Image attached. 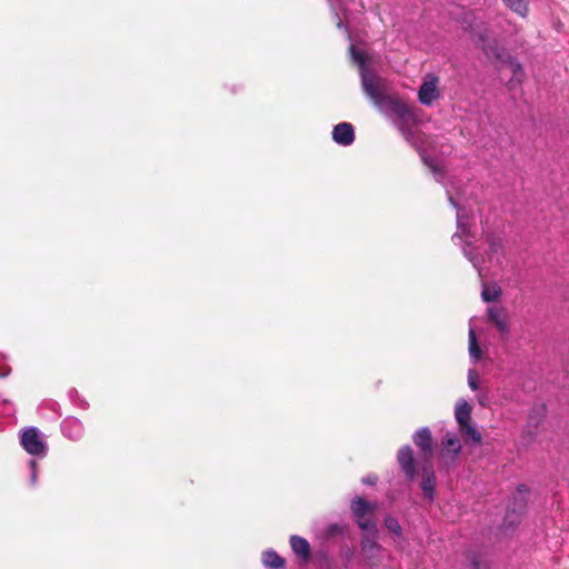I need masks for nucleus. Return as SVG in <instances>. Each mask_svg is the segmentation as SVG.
I'll return each instance as SVG.
<instances>
[{"label": "nucleus", "mask_w": 569, "mask_h": 569, "mask_svg": "<svg viewBox=\"0 0 569 569\" xmlns=\"http://www.w3.org/2000/svg\"><path fill=\"white\" fill-rule=\"evenodd\" d=\"M361 88L365 94L381 110L397 117L396 127L403 139L420 154L421 161L430 169L437 182L445 184L446 173L438 158L428 154L422 149L421 133L413 129V114L407 103L386 94L387 80L373 71L361 72Z\"/></svg>", "instance_id": "1"}, {"label": "nucleus", "mask_w": 569, "mask_h": 569, "mask_svg": "<svg viewBox=\"0 0 569 569\" xmlns=\"http://www.w3.org/2000/svg\"><path fill=\"white\" fill-rule=\"evenodd\" d=\"M447 196L451 206L457 210V231L452 234V241L455 243L463 241V256L472 263L473 268L477 269L479 276L485 277L483 263L487 261L490 263H500L503 253L502 239L492 233L487 234L488 250L481 253L479 249L472 244L475 234L471 232L470 220H472L473 217L465 212L449 190H447Z\"/></svg>", "instance_id": "2"}, {"label": "nucleus", "mask_w": 569, "mask_h": 569, "mask_svg": "<svg viewBox=\"0 0 569 569\" xmlns=\"http://www.w3.org/2000/svg\"><path fill=\"white\" fill-rule=\"evenodd\" d=\"M472 408L466 399H459L455 406V418L466 443L480 445L482 437L478 429L471 425Z\"/></svg>", "instance_id": "3"}, {"label": "nucleus", "mask_w": 569, "mask_h": 569, "mask_svg": "<svg viewBox=\"0 0 569 569\" xmlns=\"http://www.w3.org/2000/svg\"><path fill=\"white\" fill-rule=\"evenodd\" d=\"M20 445L34 459L44 458L48 453L47 441L36 427H27L20 431Z\"/></svg>", "instance_id": "4"}, {"label": "nucleus", "mask_w": 569, "mask_h": 569, "mask_svg": "<svg viewBox=\"0 0 569 569\" xmlns=\"http://www.w3.org/2000/svg\"><path fill=\"white\" fill-rule=\"evenodd\" d=\"M351 512L358 527L367 532H377L376 521L372 517H366L376 509V505L367 501L362 497H356L350 505Z\"/></svg>", "instance_id": "5"}, {"label": "nucleus", "mask_w": 569, "mask_h": 569, "mask_svg": "<svg viewBox=\"0 0 569 569\" xmlns=\"http://www.w3.org/2000/svg\"><path fill=\"white\" fill-rule=\"evenodd\" d=\"M361 552L368 567L376 568L380 565L382 548L376 541V532H367L363 536L361 539Z\"/></svg>", "instance_id": "6"}, {"label": "nucleus", "mask_w": 569, "mask_h": 569, "mask_svg": "<svg viewBox=\"0 0 569 569\" xmlns=\"http://www.w3.org/2000/svg\"><path fill=\"white\" fill-rule=\"evenodd\" d=\"M528 488L526 485H519L512 496V501L507 508L506 522L513 525L521 516L527 507Z\"/></svg>", "instance_id": "7"}, {"label": "nucleus", "mask_w": 569, "mask_h": 569, "mask_svg": "<svg viewBox=\"0 0 569 569\" xmlns=\"http://www.w3.org/2000/svg\"><path fill=\"white\" fill-rule=\"evenodd\" d=\"M438 82V77L428 74L420 86L418 98L423 106H431L439 98Z\"/></svg>", "instance_id": "8"}, {"label": "nucleus", "mask_w": 569, "mask_h": 569, "mask_svg": "<svg viewBox=\"0 0 569 569\" xmlns=\"http://www.w3.org/2000/svg\"><path fill=\"white\" fill-rule=\"evenodd\" d=\"M60 430L64 438L78 442L84 436L82 421L73 416L66 417L60 423Z\"/></svg>", "instance_id": "9"}, {"label": "nucleus", "mask_w": 569, "mask_h": 569, "mask_svg": "<svg viewBox=\"0 0 569 569\" xmlns=\"http://www.w3.org/2000/svg\"><path fill=\"white\" fill-rule=\"evenodd\" d=\"M397 460L406 477L412 480L417 473L412 448L409 445L401 447L398 451Z\"/></svg>", "instance_id": "10"}, {"label": "nucleus", "mask_w": 569, "mask_h": 569, "mask_svg": "<svg viewBox=\"0 0 569 569\" xmlns=\"http://www.w3.org/2000/svg\"><path fill=\"white\" fill-rule=\"evenodd\" d=\"M355 128L349 122H340L333 127L332 140L342 147L351 146L355 141Z\"/></svg>", "instance_id": "11"}, {"label": "nucleus", "mask_w": 569, "mask_h": 569, "mask_svg": "<svg viewBox=\"0 0 569 569\" xmlns=\"http://www.w3.org/2000/svg\"><path fill=\"white\" fill-rule=\"evenodd\" d=\"M289 542L293 553L300 559V561L306 563L311 559V547L306 538L292 535L290 536Z\"/></svg>", "instance_id": "12"}, {"label": "nucleus", "mask_w": 569, "mask_h": 569, "mask_svg": "<svg viewBox=\"0 0 569 569\" xmlns=\"http://www.w3.org/2000/svg\"><path fill=\"white\" fill-rule=\"evenodd\" d=\"M412 440L426 459H429L432 456L431 432L428 427L418 429L413 433Z\"/></svg>", "instance_id": "13"}, {"label": "nucleus", "mask_w": 569, "mask_h": 569, "mask_svg": "<svg viewBox=\"0 0 569 569\" xmlns=\"http://www.w3.org/2000/svg\"><path fill=\"white\" fill-rule=\"evenodd\" d=\"M487 312L489 320L493 322L497 330L503 336L508 335L509 321L506 310L502 307H489Z\"/></svg>", "instance_id": "14"}, {"label": "nucleus", "mask_w": 569, "mask_h": 569, "mask_svg": "<svg viewBox=\"0 0 569 569\" xmlns=\"http://www.w3.org/2000/svg\"><path fill=\"white\" fill-rule=\"evenodd\" d=\"M261 562L267 569H284L286 560L273 549L264 550L261 555Z\"/></svg>", "instance_id": "15"}, {"label": "nucleus", "mask_w": 569, "mask_h": 569, "mask_svg": "<svg viewBox=\"0 0 569 569\" xmlns=\"http://www.w3.org/2000/svg\"><path fill=\"white\" fill-rule=\"evenodd\" d=\"M39 413L47 420H56L61 416L60 405L54 400H46L40 405Z\"/></svg>", "instance_id": "16"}, {"label": "nucleus", "mask_w": 569, "mask_h": 569, "mask_svg": "<svg viewBox=\"0 0 569 569\" xmlns=\"http://www.w3.org/2000/svg\"><path fill=\"white\" fill-rule=\"evenodd\" d=\"M442 445L445 448L450 451L453 456H458L461 451V443L456 433L448 431L443 439Z\"/></svg>", "instance_id": "17"}, {"label": "nucleus", "mask_w": 569, "mask_h": 569, "mask_svg": "<svg viewBox=\"0 0 569 569\" xmlns=\"http://www.w3.org/2000/svg\"><path fill=\"white\" fill-rule=\"evenodd\" d=\"M500 295H501V289L497 284H491V286H489L487 283L482 284L481 298L483 301L493 302L500 297Z\"/></svg>", "instance_id": "18"}, {"label": "nucleus", "mask_w": 569, "mask_h": 569, "mask_svg": "<svg viewBox=\"0 0 569 569\" xmlns=\"http://www.w3.org/2000/svg\"><path fill=\"white\" fill-rule=\"evenodd\" d=\"M435 481L436 478L432 471L425 475L421 481V490L429 500H432L435 496Z\"/></svg>", "instance_id": "19"}, {"label": "nucleus", "mask_w": 569, "mask_h": 569, "mask_svg": "<svg viewBox=\"0 0 569 569\" xmlns=\"http://www.w3.org/2000/svg\"><path fill=\"white\" fill-rule=\"evenodd\" d=\"M503 3L520 17L528 13V0H502Z\"/></svg>", "instance_id": "20"}, {"label": "nucleus", "mask_w": 569, "mask_h": 569, "mask_svg": "<svg viewBox=\"0 0 569 569\" xmlns=\"http://www.w3.org/2000/svg\"><path fill=\"white\" fill-rule=\"evenodd\" d=\"M351 58L359 67V73L370 71L367 67V57L362 51L356 49L353 44L350 46Z\"/></svg>", "instance_id": "21"}, {"label": "nucleus", "mask_w": 569, "mask_h": 569, "mask_svg": "<svg viewBox=\"0 0 569 569\" xmlns=\"http://www.w3.org/2000/svg\"><path fill=\"white\" fill-rule=\"evenodd\" d=\"M469 355L472 361H478L481 357V350L472 328L469 329Z\"/></svg>", "instance_id": "22"}, {"label": "nucleus", "mask_w": 569, "mask_h": 569, "mask_svg": "<svg viewBox=\"0 0 569 569\" xmlns=\"http://www.w3.org/2000/svg\"><path fill=\"white\" fill-rule=\"evenodd\" d=\"M68 398L72 402V405L78 407L79 409H89V402L79 393V391L76 388L69 389Z\"/></svg>", "instance_id": "23"}, {"label": "nucleus", "mask_w": 569, "mask_h": 569, "mask_svg": "<svg viewBox=\"0 0 569 569\" xmlns=\"http://www.w3.org/2000/svg\"><path fill=\"white\" fill-rule=\"evenodd\" d=\"M385 527L397 538L401 537L402 528L397 518L392 516H387L385 518Z\"/></svg>", "instance_id": "24"}, {"label": "nucleus", "mask_w": 569, "mask_h": 569, "mask_svg": "<svg viewBox=\"0 0 569 569\" xmlns=\"http://www.w3.org/2000/svg\"><path fill=\"white\" fill-rule=\"evenodd\" d=\"M28 468H29V485H30V487L34 488L37 486V480H38L37 459H34V458L29 459Z\"/></svg>", "instance_id": "25"}, {"label": "nucleus", "mask_w": 569, "mask_h": 569, "mask_svg": "<svg viewBox=\"0 0 569 569\" xmlns=\"http://www.w3.org/2000/svg\"><path fill=\"white\" fill-rule=\"evenodd\" d=\"M479 373L476 369H469L468 370V386L472 391H476L479 389Z\"/></svg>", "instance_id": "26"}, {"label": "nucleus", "mask_w": 569, "mask_h": 569, "mask_svg": "<svg viewBox=\"0 0 569 569\" xmlns=\"http://www.w3.org/2000/svg\"><path fill=\"white\" fill-rule=\"evenodd\" d=\"M14 412L13 405L10 400L2 399L0 401V413L7 417H11Z\"/></svg>", "instance_id": "27"}, {"label": "nucleus", "mask_w": 569, "mask_h": 569, "mask_svg": "<svg viewBox=\"0 0 569 569\" xmlns=\"http://www.w3.org/2000/svg\"><path fill=\"white\" fill-rule=\"evenodd\" d=\"M468 559L470 560L471 569H488L487 565L481 560L480 556L470 553Z\"/></svg>", "instance_id": "28"}, {"label": "nucleus", "mask_w": 569, "mask_h": 569, "mask_svg": "<svg viewBox=\"0 0 569 569\" xmlns=\"http://www.w3.org/2000/svg\"><path fill=\"white\" fill-rule=\"evenodd\" d=\"M510 64L515 78L519 79L521 76H523L522 66L516 59H510Z\"/></svg>", "instance_id": "29"}, {"label": "nucleus", "mask_w": 569, "mask_h": 569, "mask_svg": "<svg viewBox=\"0 0 569 569\" xmlns=\"http://www.w3.org/2000/svg\"><path fill=\"white\" fill-rule=\"evenodd\" d=\"M6 359V355L0 352V378H6L11 372V368L9 366L2 365V361H4Z\"/></svg>", "instance_id": "30"}, {"label": "nucleus", "mask_w": 569, "mask_h": 569, "mask_svg": "<svg viewBox=\"0 0 569 569\" xmlns=\"http://www.w3.org/2000/svg\"><path fill=\"white\" fill-rule=\"evenodd\" d=\"M486 53H487V56H493V57H496L499 60L502 59L501 50L498 47L487 48L486 49Z\"/></svg>", "instance_id": "31"}, {"label": "nucleus", "mask_w": 569, "mask_h": 569, "mask_svg": "<svg viewBox=\"0 0 569 569\" xmlns=\"http://www.w3.org/2000/svg\"><path fill=\"white\" fill-rule=\"evenodd\" d=\"M378 481V477L375 475H368L361 479V482L367 486H375Z\"/></svg>", "instance_id": "32"}, {"label": "nucleus", "mask_w": 569, "mask_h": 569, "mask_svg": "<svg viewBox=\"0 0 569 569\" xmlns=\"http://www.w3.org/2000/svg\"><path fill=\"white\" fill-rule=\"evenodd\" d=\"M543 412H545V407H543V406H542V407H540V408H535V409L531 411L530 416H529V421H530V422H529V426H531V423L533 422V420H535V415H536V413H538V415L541 417V416H543Z\"/></svg>", "instance_id": "33"}, {"label": "nucleus", "mask_w": 569, "mask_h": 569, "mask_svg": "<svg viewBox=\"0 0 569 569\" xmlns=\"http://www.w3.org/2000/svg\"><path fill=\"white\" fill-rule=\"evenodd\" d=\"M337 27H338L339 29H346V30H347V28H346V26H345V23H343V21H342L341 19H339V20H338V22H337Z\"/></svg>", "instance_id": "34"}]
</instances>
